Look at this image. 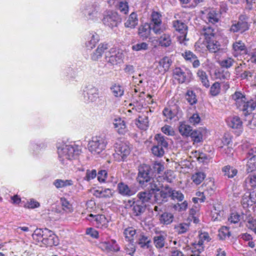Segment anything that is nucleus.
Masks as SVG:
<instances>
[{
  "instance_id": "obj_1",
  "label": "nucleus",
  "mask_w": 256,
  "mask_h": 256,
  "mask_svg": "<svg viewBox=\"0 0 256 256\" xmlns=\"http://www.w3.org/2000/svg\"><path fill=\"white\" fill-rule=\"evenodd\" d=\"M138 170L136 180L144 190L143 192L154 194L155 190H158L156 186L158 180H154L151 166L142 164L138 166Z\"/></svg>"
},
{
  "instance_id": "obj_2",
  "label": "nucleus",
  "mask_w": 256,
  "mask_h": 256,
  "mask_svg": "<svg viewBox=\"0 0 256 256\" xmlns=\"http://www.w3.org/2000/svg\"><path fill=\"white\" fill-rule=\"evenodd\" d=\"M59 160L63 166L69 164L72 160L77 158L80 150L76 145L60 144L57 146Z\"/></svg>"
},
{
  "instance_id": "obj_3",
  "label": "nucleus",
  "mask_w": 256,
  "mask_h": 256,
  "mask_svg": "<svg viewBox=\"0 0 256 256\" xmlns=\"http://www.w3.org/2000/svg\"><path fill=\"white\" fill-rule=\"evenodd\" d=\"M152 194L144 192H140L137 194V199H136L131 210L134 216L139 217L144 214L146 208V203L153 200Z\"/></svg>"
},
{
  "instance_id": "obj_4",
  "label": "nucleus",
  "mask_w": 256,
  "mask_h": 256,
  "mask_svg": "<svg viewBox=\"0 0 256 256\" xmlns=\"http://www.w3.org/2000/svg\"><path fill=\"white\" fill-rule=\"evenodd\" d=\"M156 186L158 190L154 191V194H152V198L155 203L160 205L168 201V198L170 196L174 190L168 184L164 186L163 190H160L162 186H160L158 181L156 183Z\"/></svg>"
},
{
  "instance_id": "obj_5",
  "label": "nucleus",
  "mask_w": 256,
  "mask_h": 256,
  "mask_svg": "<svg viewBox=\"0 0 256 256\" xmlns=\"http://www.w3.org/2000/svg\"><path fill=\"white\" fill-rule=\"evenodd\" d=\"M107 144L108 142L105 136H94L88 142V150L94 154H99L105 150Z\"/></svg>"
},
{
  "instance_id": "obj_6",
  "label": "nucleus",
  "mask_w": 256,
  "mask_h": 256,
  "mask_svg": "<svg viewBox=\"0 0 256 256\" xmlns=\"http://www.w3.org/2000/svg\"><path fill=\"white\" fill-rule=\"evenodd\" d=\"M100 5L96 2H89L83 4L81 12L87 20H94L100 14Z\"/></svg>"
},
{
  "instance_id": "obj_7",
  "label": "nucleus",
  "mask_w": 256,
  "mask_h": 256,
  "mask_svg": "<svg viewBox=\"0 0 256 256\" xmlns=\"http://www.w3.org/2000/svg\"><path fill=\"white\" fill-rule=\"evenodd\" d=\"M173 76L180 84H188L192 78V72L186 68H176L173 70Z\"/></svg>"
},
{
  "instance_id": "obj_8",
  "label": "nucleus",
  "mask_w": 256,
  "mask_h": 256,
  "mask_svg": "<svg viewBox=\"0 0 256 256\" xmlns=\"http://www.w3.org/2000/svg\"><path fill=\"white\" fill-rule=\"evenodd\" d=\"M148 24L152 26V30L156 34H160L164 30V28L162 24V15L158 12H152Z\"/></svg>"
},
{
  "instance_id": "obj_9",
  "label": "nucleus",
  "mask_w": 256,
  "mask_h": 256,
  "mask_svg": "<svg viewBox=\"0 0 256 256\" xmlns=\"http://www.w3.org/2000/svg\"><path fill=\"white\" fill-rule=\"evenodd\" d=\"M115 153L114 156L116 160L118 162L126 161L127 158L130 154L129 146L124 142L116 143L115 144Z\"/></svg>"
},
{
  "instance_id": "obj_10",
  "label": "nucleus",
  "mask_w": 256,
  "mask_h": 256,
  "mask_svg": "<svg viewBox=\"0 0 256 256\" xmlns=\"http://www.w3.org/2000/svg\"><path fill=\"white\" fill-rule=\"evenodd\" d=\"M172 24L174 30L180 34V36L178 37V41L180 43L186 45V42L188 40V39L186 38L188 26L182 20H173Z\"/></svg>"
},
{
  "instance_id": "obj_11",
  "label": "nucleus",
  "mask_w": 256,
  "mask_h": 256,
  "mask_svg": "<svg viewBox=\"0 0 256 256\" xmlns=\"http://www.w3.org/2000/svg\"><path fill=\"white\" fill-rule=\"evenodd\" d=\"M248 20V18L246 16L240 15L238 21L231 26L230 30L234 33L240 32L241 34L248 30L250 24Z\"/></svg>"
},
{
  "instance_id": "obj_12",
  "label": "nucleus",
  "mask_w": 256,
  "mask_h": 256,
  "mask_svg": "<svg viewBox=\"0 0 256 256\" xmlns=\"http://www.w3.org/2000/svg\"><path fill=\"white\" fill-rule=\"evenodd\" d=\"M182 110L177 105H174L172 106L164 108L162 110V114L166 118L164 120L169 121H176L178 120V116H180Z\"/></svg>"
},
{
  "instance_id": "obj_13",
  "label": "nucleus",
  "mask_w": 256,
  "mask_h": 256,
  "mask_svg": "<svg viewBox=\"0 0 256 256\" xmlns=\"http://www.w3.org/2000/svg\"><path fill=\"white\" fill-rule=\"evenodd\" d=\"M103 24L110 28L116 27L121 22L120 16L116 12H108L102 20Z\"/></svg>"
},
{
  "instance_id": "obj_14",
  "label": "nucleus",
  "mask_w": 256,
  "mask_h": 256,
  "mask_svg": "<svg viewBox=\"0 0 256 256\" xmlns=\"http://www.w3.org/2000/svg\"><path fill=\"white\" fill-rule=\"evenodd\" d=\"M123 54L122 52H116V48H112L106 52V60L108 64L112 65L116 64L122 61Z\"/></svg>"
},
{
  "instance_id": "obj_15",
  "label": "nucleus",
  "mask_w": 256,
  "mask_h": 256,
  "mask_svg": "<svg viewBox=\"0 0 256 256\" xmlns=\"http://www.w3.org/2000/svg\"><path fill=\"white\" fill-rule=\"evenodd\" d=\"M83 95L86 102H95L98 97V90L92 86H88L84 90Z\"/></svg>"
},
{
  "instance_id": "obj_16",
  "label": "nucleus",
  "mask_w": 256,
  "mask_h": 256,
  "mask_svg": "<svg viewBox=\"0 0 256 256\" xmlns=\"http://www.w3.org/2000/svg\"><path fill=\"white\" fill-rule=\"evenodd\" d=\"M117 189L118 194L124 196L130 197L134 195L137 192L136 188L132 186H128L124 182L118 184Z\"/></svg>"
},
{
  "instance_id": "obj_17",
  "label": "nucleus",
  "mask_w": 256,
  "mask_h": 256,
  "mask_svg": "<svg viewBox=\"0 0 256 256\" xmlns=\"http://www.w3.org/2000/svg\"><path fill=\"white\" fill-rule=\"evenodd\" d=\"M233 55L235 57L238 56L239 55L246 54L248 50L244 42L242 40H238L232 44Z\"/></svg>"
},
{
  "instance_id": "obj_18",
  "label": "nucleus",
  "mask_w": 256,
  "mask_h": 256,
  "mask_svg": "<svg viewBox=\"0 0 256 256\" xmlns=\"http://www.w3.org/2000/svg\"><path fill=\"white\" fill-rule=\"evenodd\" d=\"M220 14L218 10L214 8L209 9L206 15V21L208 24H214L219 22Z\"/></svg>"
},
{
  "instance_id": "obj_19",
  "label": "nucleus",
  "mask_w": 256,
  "mask_h": 256,
  "mask_svg": "<svg viewBox=\"0 0 256 256\" xmlns=\"http://www.w3.org/2000/svg\"><path fill=\"white\" fill-rule=\"evenodd\" d=\"M100 247L104 250L107 252H118L120 250V247L116 244V241L114 240H110L108 241L102 242Z\"/></svg>"
},
{
  "instance_id": "obj_20",
  "label": "nucleus",
  "mask_w": 256,
  "mask_h": 256,
  "mask_svg": "<svg viewBox=\"0 0 256 256\" xmlns=\"http://www.w3.org/2000/svg\"><path fill=\"white\" fill-rule=\"evenodd\" d=\"M148 115V112H146V114H142L136 120V124L142 130H146L149 127V120Z\"/></svg>"
},
{
  "instance_id": "obj_21",
  "label": "nucleus",
  "mask_w": 256,
  "mask_h": 256,
  "mask_svg": "<svg viewBox=\"0 0 256 256\" xmlns=\"http://www.w3.org/2000/svg\"><path fill=\"white\" fill-rule=\"evenodd\" d=\"M108 48L107 44H100L97 48L91 54V58L92 60L96 61L102 58V54Z\"/></svg>"
},
{
  "instance_id": "obj_22",
  "label": "nucleus",
  "mask_w": 256,
  "mask_h": 256,
  "mask_svg": "<svg viewBox=\"0 0 256 256\" xmlns=\"http://www.w3.org/2000/svg\"><path fill=\"white\" fill-rule=\"evenodd\" d=\"M136 243L142 248H150L152 247V241L148 236H144L143 234L138 235Z\"/></svg>"
},
{
  "instance_id": "obj_23",
  "label": "nucleus",
  "mask_w": 256,
  "mask_h": 256,
  "mask_svg": "<svg viewBox=\"0 0 256 256\" xmlns=\"http://www.w3.org/2000/svg\"><path fill=\"white\" fill-rule=\"evenodd\" d=\"M232 98L235 102V104L240 109L241 108L247 99L244 94L237 91L232 95Z\"/></svg>"
},
{
  "instance_id": "obj_24",
  "label": "nucleus",
  "mask_w": 256,
  "mask_h": 256,
  "mask_svg": "<svg viewBox=\"0 0 256 256\" xmlns=\"http://www.w3.org/2000/svg\"><path fill=\"white\" fill-rule=\"evenodd\" d=\"M151 30L152 26L148 23H145L139 27L138 34L140 38L144 40L150 36Z\"/></svg>"
},
{
  "instance_id": "obj_25",
  "label": "nucleus",
  "mask_w": 256,
  "mask_h": 256,
  "mask_svg": "<svg viewBox=\"0 0 256 256\" xmlns=\"http://www.w3.org/2000/svg\"><path fill=\"white\" fill-rule=\"evenodd\" d=\"M154 140L156 141L154 145L162 147V148H166L168 147L167 140L168 138L161 134H156Z\"/></svg>"
},
{
  "instance_id": "obj_26",
  "label": "nucleus",
  "mask_w": 256,
  "mask_h": 256,
  "mask_svg": "<svg viewBox=\"0 0 256 256\" xmlns=\"http://www.w3.org/2000/svg\"><path fill=\"white\" fill-rule=\"evenodd\" d=\"M94 222V224L98 228H106L108 226V220L104 214L96 215Z\"/></svg>"
},
{
  "instance_id": "obj_27",
  "label": "nucleus",
  "mask_w": 256,
  "mask_h": 256,
  "mask_svg": "<svg viewBox=\"0 0 256 256\" xmlns=\"http://www.w3.org/2000/svg\"><path fill=\"white\" fill-rule=\"evenodd\" d=\"M226 122L230 127L234 129H240L242 126V122L238 116L228 118Z\"/></svg>"
},
{
  "instance_id": "obj_28",
  "label": "nucleus",
  "mask_w": 256,
  "mask_h": 256,
  "mask_svg": "<svg viewBox=\"0 0 256 256\" xmlns=\"http://www.w3.org/2000/svg\"><path fill=\"white\" fill-rule=\"evenodd\" d=\"M114 128L120 134H124L127 131L126 123L121 118L114 119Z\"/></svg>"
},
{
  "instance_id": "obj_29",
  "label": "nucleus",
  "mask_w": 256,
  "mask_h": 256,
  "mask_svg": "<svg viewBox=\"0 0 256 256\" xmlns=\"http://www.w3.org/2000/svg\"><path fill=\"white\" fill-rule=\"evenodd\" d=\"M222 172L224 176L228 178H232L236 176L238 170L232 166L227 165L222 168Z\"/></svg>"
},
{
  "instance_id": "obj_30",
  "label": "nucleus",
  "mask_w": 256,
  "mask_h": 256,
  "mask_svg": "<svg viewBox=\"0 0 256 256\" xmlns=\"http://www.w3.org/2000/svg\"><path fill=\"white\" fill-rule=\"evenodd\" d=\"M172 60L168 57H164L158 62V68L160 72H165L168 71L172 64Z\"/></svg>"
},
{
  "instance_id": "obj_31",
  "label": "nucleus",
  "mask_w": 256,
  "mask_h": 256,
  "mask_svg": "<svg viewBox=\"0 0 256 256\" xmlns=\"http://www.w3.org/2000/svg\"><path fill=\"white\" fill-rule=\"evenodd\" d=\"M207 43V48L212 52H216L220 49V45L216 40V38L206 40Z\"/></svg>"
},
{
  "instance_id": "obj_32",
  "label": "nucleus",
  "mask_w": 256,
  "mask_h": 256,
  "mask_svg": "<svg viewBox=\"0 0 256 256\" xmlns=\"http://www.w3.org/2000/svg\"><path fill=\"white\" fill-rule=\"evenodd\" d=\"M244 184L246 187L251 189L256 188V174L252 172L245 178Z\"/></svg>"
},
{
  "instance_id": "obj_33",
  "label": "nucleus",
  "mask_w": 256,
  "mask_h": 256,
  "mask_svg": "<svg viewBox=\"0 0 256 256\" xmlns=\"http://www.w3.org/2000/svg\"><path fill=\"white\" fill-rule=\"evenodd\" d=\"M137 14L133 12L128 16V19L124 23V26L126 28H134L138 24Z\"/></svg>"
},
{
  "instance_id": "obj_34",
  "label": "nucleus",
  "mask_w": 256,
  "mask_h": 256,
  "mask_svg": "<svg viewBox=\"0 0 256 256\" xmlns=\"http://www.w3.org/2000/svg\"><path fill=\"white\" fill-rule=\"evenodd\" d=\"M40 241L46 246H57L58 244V238L55 234H52L50 236L48 237V238H42V240L38 239V242Z\"/></svg>"
},
{
  "instance_id": "obj_35",
  "label": "nucleus",
  "mask_w": 256,
  "mask_h": 256,
  "mask_svg": "<svg viewBox=\"0 0 256 256\" xmlns=\"http://www.w3.org/2000/svg\"><path fill=\"white\" fill-rule=\"evenodd\" d=\"M256 108V102H254L253 100H248L246 99V102L242 105L240 110L244 112H246V113L251 112L255 109Z\"/></svg>"
},
{
  "instance_id": "obj_36",
  "label": "nucleus",
  "mask_w": 256,
  "mask_h": 256,
  "mask_svg": "<svg viewBox=\"0 0 256 256\" xmlns=\"http://www.w3.org/2000/svg\"><path fill=\"white\" fill-rule=\"evenodd\" d=\"M178 130L182 136H188L192 131V128L185 122H180Z\"/></svg>"
},
{
  "instance_id": "obj_37",
  "label": "nucleus",
  "mask_w": 256,
  "mask_h": 256,
  "mask_svg": "<svg viewBox=\"0 0 256 256\" xmlns=\"http://www.w3.org/2000/svg\"><path fill=\"white\" fill-rule=\"evenodd\" d=\"M160 46L163 47H168L172 44L170 36L168 34H164L158 40Z\"/></svg>"
},
{
  "instance_id": "obj_38",
  "label": "nucleus",
  "mask_w": 256,
  "mask_h": 256,
  "mask_svg": "<svg viewBox=\"0 0 256 256\" xmlns=\"http://www.w3.org/2000/svg\"><path fill=\"white\" fill-rule=\"evenodd\" d=\"M115 8L124 14L128 12L129 6L126 0H120L119 2H117Z\"/></svg>"
},
{
  "instance_id": "obj_39",
  "label": "nucleus",
  "mask_w": 256,
  "mask_h": 256,
  "mask_svg": "<svg viewBox=\"0 0 256 256\" xmlns=\"http://www.w3.org/2000/svg\"><path fill=\"white\" fill-rule=\"evenodd\" d=\"M166 236L162 234L154 236V243L155 246L158 248H163L166 243Z\"/></svg>"
},
{
  "instance_id": "obj_40",
  "label": "nucleus",
  "mask_w": 256,
  "mask_h": 256,
  "mask_svg": "<svg viewBox=\"0 0 256 256\" xmlns=\"http://www.w3.org/2000/svg\"><path fill=\"white\" fill-rule=\"evenodd\" d=\"M203 34L204 36L205 40H209L211 38H216V33L214 28L210 26H204L203 28Z\"/></svg>"
},
{
  "instance_id": "obj_41",
  "label": "nucleus",
  "mask_w": 256,
  "mask_h": 256,
  "mask_svg": "<svg viewBox=\"0 0 256 256\" xmlns=\"http://www.w3.org/2000/svg\"><path fill=\"white\" fill-rule=\"evenodd\" d=\"M197 76L199 78V80L201 82L202 85L206 88H208L210 86V82L206 72L202 70H199L197 72Z\"/></svg>"
},
{
  "instance_id": "obj_42",
  "label": "nucleus",
  "mask_w": 256,
  "mask_h": 256,
  "mask_svg": "<svg viewBox=\"0 0 256 256\" xmlns=\"http://www.w3.org/2000/svg\"><path fill=\"white\" fill-rule=\"evenodd\" d=\"M174 216L170 212H164L160 215L159 218L160 224H168L173 221Z\"/></svg>"
},
{
  "instance_id": "obj_43",
  "label": "nucleus",
  "mask_w": 256,
  "mask_h": 256,
  "mask_svg": "<svg viewBox=\"0 0 256 256\" xmlns=\"http://www.w3.org/2000/svg\"><path fill=\"white\" fill-rule=\"evenodd\" d=\"M88 40L86 43L88 48H92L96 46V44L99 40V36L96 34H90Z\"/></svg>"
},
{
  "instance_id": "obj_44",
  "label": "nucleus",
  "mask_w": 256,
  "mask_h": 256,
  "mask_svg": "<svg viewBox=\"0 0 256 256\" xmlns=\"http://www.w3.org/2000/svg\"><path fill=\"white\" fill-rule=\"evenodd\" d=\"M192 140L194 144L200 143L202 142V134L200 130H194L190 134Z\"/></svg>"
},
{
  "instance_id": "obj_45",
  "label": "nucleus",
  "mask_w": 256,
  "mask_h": 256,
  "mask_svg": "<svg viewBox=\"0 0 256 256\" xmlns=\"http://www.w3.org/2000/svg\"><path fill=\"white\" fill-rule=\"evenodd\" d=\"M110 90L113 95L116 97H121L123 96L124 93V90L122 86L120 85H117L116 84L110 88Z\"/></svg>"
},
{
  "instance_id": "obj_46",
  "label": "nucleus",
  "mask_w": 256,
  "mask_h": 256,
  "mask_svg": "<svg viewBox=\"0 0 256 256\" xmlns=\"http://www.w3.org/2000/svg\"><path fill=\"white\" fill-rule=\"evenodd\" d=\"M164 166L160 162H155L151 166L154 178L156 174H160L164 170Z\"/></svg>"
},
{
  "instance_id": "obj_47",
  "label": "nucleus",
  "mask_w": 256,
  "mask_h": 256,
  "mask_svg": "<svg viewBox=\"0 0 256 256\" xmlns=\"http://www.w3.org/2000/svg\"><path fill=\"white\" fill-rule=\"evenodd\" d=\"M206 175L203 172H196L192 176V182L196 185L200 184L206 178Z\"/></svg>"
},
{
  "instance_id": "obj_48",
  "label": "nucleus",
  "mask_w": 256,
  "mask_h": 256,
  "mask_svg": "<svg viewBox=\"0 0 256 256\" xmlns=\"http://www.w3.org/2000/svg\"><path fill=\"white\" fill-rule=\"evenodd\" d=\"M186 97L188 102L190 105H193L197 102L196 95L192 90H188L186 92Z\"/></svg>"
},
{
  "instance_id": "obj_49",
  "label": "nucleus",
  "mask_w": 256,
  "mask_h": 256,
  "mask_svg": "<svg viewBox=\"0 0 256 256\" xmlns=\"http://www.w3.org/2000/svg\"><path fill=\"white\" fill-rule=\"evenodd\" d=\"M189 228V226L186 223H182L178 224L174 226V230L178 234H182L185 233Z\"/></svg>"
},
{
  "instance_id": "obj_50",
  "label": "nucleus",
  "mask_w": 256,
  "mask_h": 256,
  "mask_svg": "<svg viewBox=\"0 0 256 256\" xmlns=\"http://www.w3.org/2000/svg\"><path fill=\"white\" fill-rule=\"evenodd\" d=\"M148 48V44L145 42L137 43L132 46V48L134 51H143L147 50Z\"/></svg>"
},
{
  "instance_id": "obj_51",
  "label": "nucleus",
  "mask_w": 256,
  "mask_h": 256,
  "mask_svg": "<svg viewBox=\"0 0 256 256\" xmlns=\"http://www.w3.org/2000/svg\"><path fill=\"white\" fill-rule=\"evenodd\" d=\"M230 236V232L226 226H222L219 230L218 236L220 239L225 240Z\"/></svg>"
},
{
  "instance_id": "obj_52",
  "label": "nucleus",
  "mask_w": 256,
  "mask_h": 256,
  "mask_svg": "<svg viewBox=\"0 0 256 256\" xmlns=\"http://www.w3.org/2000/svg\"><path fill=\"white\" fill-rule=\"evenodd\" d=\"M164 149L158 146L154 145L151 148L152 154L157 157H162L164 154Z\"/></svg>"
},
{
  "instance_id": "obj_53",
  "label": "nucleus",
  "mask_w": 256,
  "mask_h": 256,
  "mask_svg": "<svg viewBox=\"0 0 256 256\" xmlns=\"http://www.w3.org/2000/svg\"><path fill=\"white\" fill-rule=\"evenodd\" d=\"M220 86L218 82H214L210 88V93L212 96H216L220 92Z\"/></svg>"
},
{
  "instance_id": "obj_54",
  "label": "nucleus",
  "mask_w": 256,
  "mask_h": 256,
  "mask_svg": "<svg viewBox=\"0 0 256 256\" xmlns=\"http://www.w3.org/2000/svg\"><path fill=\"white\" fill-rule=\"evenodd\" d=\"M60 202L64 210L69 212L73 211L72 204L66 198H61Z\"/></svg>"
},
{
  "instance_id": "obj_55",
  "label": "nucleus",
  "mask_w": 256,
  "mask_h": 256,
  "mask_svg": "<svg viewBox=\"0 0 256 256\" xmlns=\"http://www.w3.org/2000/svg\"><path fill=\"white\" fill-rule=\"evenodd\" d=\"M234 62V59L230 58H228L221 60L220 64L222 67L228 68L233 65Z\"/></svg>"
},
{
  "instance_id": "obj_56",
  "label": "nucleus",
  "mask_w": 256,
  "mask_h": 256,
  "mask_svg": "<svg viewBox=\"0 0 256 256\" xmlns=\"http://www.w3.org/2000/svg\"><path fill=\"white\" fill-rule=\"evenodd\" d=\"M136 234V230L132 228H128L124 231V234L128 241L133 240L132 237Z\"/></svg>"
},
{
  "instance_id": "obj_57",
  "label": "nucleus",
  "mask_w": 256,
  "mask_h": 256,
  "mask_svg": "<svg viewBox=\"0 0 256 256\" xmlns=\"http://www.w3.org/2000/svg\"><path fill=\"white\" fill-rule=\"evenodd\" d=\"M240 216L241 220H242L244 222H246L248 221V220H250V218H252L251 212L248 210H243L242 212V214Z\"/></svg>"
},
{
  "instance_id": "obj_58",
  "label": "nucleus",
  "mask_w": 256,
  "mask_h": 256,
  "mask_svg": "<svg viewBox=\"0 0 256 256\" xmlns=\"http://www.w3.org/2000/svg\"><path fill=\"white\" fill-rule=\"evenodd\" d=\"M182 56L186 60L192 62L193 60L197 58V56L192 52L190 50L186 51L182 54Z\"/></svg>"
},
{
  "instance_id": "obj_59",
  "label": "nucleus",
  "mask_w": 256,
  "mask_h": 256,
  "mask_svg": "<svg viewBox=\"0 0 256 256\" xmlns=\"http://www.w3.org/2000/svg\"><path fill=\"white\" fill-rule=\"evenodd\" d=\"M97 174L96 170H88L86 172V175L84 178L87 181H90V180L95 178Z\"/></svg>"
},
{
  "instance_id": "obj_60",
  "label": "nucleus",
  "mask_w": 256,
  "mask_h": 256,
  "mask_svg": "<svg viewBox=\"0 0 256 256\" xmlns=\"http://www.w3.org/2000/svg\"><path fill=\"white\" fill-rule=\"evenodd\" d=\"M202 186L204 189L203 194H205L206 196H210L214 194V188L210 185L207 186V184H203Z\"/></svg>"
},
{
  "instance_id": "obj_61",
  "label": "nucleus",
  "mask_w": 256,
  "mask_h": 256,
  "mask_svg": "<svg viewBox=\"0 0 256 256\" xmlns=\"http://www.w3.org/2000/svg\"><path fill=\"white\" fill-rule=\"evenodd\" d=\"M124 250L126 254L133 256L136 251L135 246L133 244L129 242L126 245Z\"/></svg>"
},
{
  "instance_id": "obj_62",
  "label": "nucleus",
  "mask_w": 256,
  "mask_h": 256,
  "mask_svg": "<svg viewBox=\"0 0 256 256\" xmlns=\"http://www.w3.org/2000/svg\"><path fill=\"white\" fill-rule=\"evenodd\" d=\"M173 200L176 199L178 201L181 202L184 198V194L180 192L174 190L170 196Z\"/></svg>"
},
{
  "instance_id": "obj_63",
  "label": "nucleus",
  "mask_w": 256,
  "mask_h": 256,
  "mask_svg": "<svg viewBox=\"0 0 256 256\" xmlns=\"http://www.w3.org/2000/svg\"><path fill=\"white\" fill-rule=\"evenodd\" d=\"M241 220L240 216L238 213H232L228 218V221L230 224H237Z\"/></svg>"
},
{
  "instance_id": "obj_64",
  "label": "nucleus",
  "mask_w": 256,
  "mask_h": 256,
  "mask_svg": "<svg viewBox=\"0 0 256 256\" xmlns=\"http://www.w3.org/2000/svg\"><path fill=\"white\" fill-rule=\"evenodd\" d=\"M249 200H248L247 206H252L256 203V190H254L250 193Z\"/></svg>"
}]
</instances>
